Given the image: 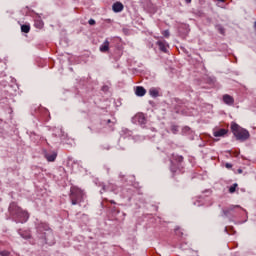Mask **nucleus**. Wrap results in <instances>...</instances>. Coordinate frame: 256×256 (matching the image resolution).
Here are the masks:
<instances>
[{"label":"nucleus","instance_id":"obj_26","mask_svg":"<svg viewBox=\"0 0 256 256\" xmlns=\"http://www.w3.org/2000/svg\"><path fill=\"white\" fill-rule=\"evenodd\" d=\"M88 23H89V25H95V20L90 19V20L88 21Z\"/></svg>","mask_w":256,"mask_h":256},{"label":"nucleus","instance_id":"obj_28","mask_svg":"<svg viewBox=\"0 0 256 256\" xmlns=\"http://www.w3.org/2000/svg\"><path fill=\"white\" fill-rule=\"evenodd\" d=\"M123 33H125V35H127V33H129V30L127 28H124Z\"/></svg>","mask_w":256,"mask_h":256},{"label":"nucleus","instance_id":"obj_9","mask_svg":"<svg viewBox=\"0 0 256 256\" xmlns=\"http://www.w3.org/2000/svg\"><path fill=\"white\" fill-rule=\"evenodd\" d=\"M137 97H145V94L147 93V90L143 88V86L136 87L135 91Z\"/></svg>","mask_w":256,"mask_h":256},{"label":"nucleus","instance_id":"obj_16","mask_svg":"<svg viewBox=\"0 0 256 256\" xmlns=\"http://www.w3.org/2000/svg\"><path fill=\"white\" fill-rule=\"evenodd\" d=\"M21 31L22 33H29V31H31V26L24 24L21 26Z\"/></svg>","mask_w":256,"mask_h":256},{"label":"nucleus","instance_id":"obj_17","mask_svg":"<svg viewBox=\"0 0 256 256\" xmlns=\"http://www.w3.org/2000/svg\"><path fill=\"white\" fill-rule=\"evenodd\" d=\"M49 237H53V234L49 233L48 235L45 234V242L48 244V245H53V241H49Z\"/></svg>","mask_w":256,"mask_h":256},{"label":"nucleus","instance_id":"obj_30","mask_svg":"<svg viewBox=\"0 0 256 256\" xmlns=\"http://www.w3.org/2000/svg\"><path fill=\"white\" fill-rule=\"evenodd\" d=\"M238 173H243V170H241V169H238Z\"/></svg>","mask_w":256,"mask_h":256},{"label":"nucleus","instance_id":"obj_29","mask_svg":"<svg viewBox=\"0 0 256 256\" xmlns=\"http://www.w3.org/2000/svg\"><path fill=\"white\" fill-rule=\"evenodd\" d=\"M108 87L107 86H103L102 91H107Z\"/></svg>","mask_w":256,"mask_h":256},{"label":"nucleus","instance_id":"obj_18","mask_svg":"<svg viewBox=\"0 0 256 256\" xmlns=\"http://www.w3.org/2000/svg\"><path fill=\"white\" fill-rule=\"evenodd\" d=\"M171 131L174 135H177V133H179V126L177 125H172L171 126Z\"/></svg>","mask_w":256,"mask_h":256},{"label":"nucleus","instance_id":"obj_2","mask_svg":"<svg viewBox=\"0 0 256 256\" xmlns=\"http://www.w3.org/2000/svg\"><path fill=\"white\" fill-rule=\"evenodd\" d=\"M87 195L85 194V191L77 186H72L70 188V195L69 199L71 201L72 205H81L85 201V198Z\"/></svg>","mask_w":256,"mask_h":256},{"label":"nucleus","instance_id":"obj_19","mask_svg":"<svg viewBox=\"0 0 256 256\" xmlns=\"http://www.w3.org/2000/svg\"><path fill=\"white\" fill-rule=\"evenodd\" d=\"M237 183L233 184L230 188H229V193H235L236 189H237Z\"/></svg>","mask_w":256,"mask_h":256},{"label":"nucleus","instance_id":"obj_32","mask_svg":"<svg viewBox=\"0 0 256 256\" xmlns=\"http://www.w3.org/2000/svg\"><path fill=\"white\" fill-rule=\"evenodd\" d=\"M218 1H220L221 3H224V2H225V0H218Z\"/></svg>","mask_w":256,"mask_h":256},{"label":"nucleus","instance_id":"obj_23","mask_svg":"<svg viewBox=\"0 0 256 256\" xmlns=\"http://www.w3.org/2000/svg\"><path fill=\"white\" fill-rule=\"evenodd\" d=\"M162 35H164V37H166V39H169V37H170V33H169V30H164L163 32H162Z\"/></svg>","mask_w":256,"mask_h":256},{"label":"nucleus","instance_id":"obj_12","mask_svg":"<svg viewBox=\"0 0 256 256\" xmlns=\"http://www.w3.org/2000/svg\"><path fill=\"white\" fill-rule=\"evenodd\" d=\"M101 53H107L109 51V40H105L104 43L100 46Z\"/></svg>","mask_w":256,"mask_h":256},{"label":"nucleus","instance_id":"obj_14","mask_svg":"<svg viewBox=\"0 0 256 256\" xmlns=\"http://www.w3.org/2000/svg\"><path fill=\"white\" fill-rule=\"evenodd\" d=\"M102 190L103 191H113L114 193H117V191H115V185L110 184L109 186H102Z\"/></svg>","mask_w":256,"mask_h":256},{"label":"nucleus","instance_id":"obj_13","mask_svg":"<svg viewBox=\"0 0 256 256\" xmlns=\"http://www.w3.org/2000/svg\"><path fill=\"white\" fill-rule=\"evenodd\" d=\"M238 207H241V206H239V205L230 206L229 208L224 209V210H223L224 216H225V217H229V213H231V211H234V210L237 209Z\"/></svg>","mask_w":256,"mask_h":256},{"label":"nucleus","instance_id":"obj_24","mask_svg":"<svg viewBox=\"0 0 256 256\" xmlns=\"http://www.w3.org/2000/svg\"><path fill=\"white\" fill-rule=\"evenodd\" d=\"M20 235H21V237H22L23 239H31V235H30V234H26V235L20 234Z\"/></svg>","mask_w":256,"mask_h":256},{"label":"nucleus","instance_id":"obj_33","mask_svg":"<svg viewBox=\"0 0 256 256\" xmlns=\"http://www.w3.org/2000/svg\"><path fill=\"white\" fill-rule=\"evenodd\" d=\"M112 204H115V201H111Z\"/></svg>","mask_w":256,"mask_h":256},{"label":"nucleus","instance_id":"obj_7","mask_svg":"<svg viewBox=\"0 0 256 256\" xmlns=\"http://www.w3.org/2000/svg\"><path fill=\"white\" fill-rule=\"evenodd\" d=\"M223 101L226 105H233L235 103V99H233V96L225 94L223 96Z\"/></svg>","mask_w":256,"mask_h":256},{"label":"nucleus","instance_id":"obj_4","mask_svg":"<svg viewBox=\"0 0 256 256\" xmlns=\"http://www.w3.org/2000/svg\"><path fill=\"white\" fill-rule=\"evenodd\" d=\"M156 44L158 45L160 51H162L163 53H167V47H169V45H167L166 41L159 40L156 42Z\"/></svg>","mask_w":256,"mask_h":256},{"label":"nucleus","instance_id":"obj_34","mask_svg":"<svg viewBox=\"0 0 256 256\" xmlns=\"http://www.w3.org/2000/svg\"><path fill=\"white\" fill-rule=\"evenodd\" d=\"M40 25L42 26V25H43V23H42V22H40Z\"/></svg>","mask_w":256,"mask_h":256},{"label":"nucleus","instance_id":"obj_20","mask_svg":"<svg viewBox=\"0 0 256 256\" xmlns=\"http://www.w3.org/2000/svg\"><path fill=\"white\" fill-rule=\"evenodd\" d=\"M174 231H175V234L178 235L179 237H181L183 235L181 228H179V227H176L174 229Z\"/></svg>","mask_w":256,"mask_h":256},{"label":"nucleus","instance_id":"obj_31","mask_svg":"<svg viewBox=\"0 0 256 256\" xmlns=\"http://www.w3.org/2000/svg\"><path fill=\"white\" fill-rule=\"evenodd\" d=\"M186 1V3H191V0H185Z\"/></svg>","mask_w":256,"mask_h":256},{"label":"nucleus","instance_id":"obj_1","mask_svg":"<svg viewBox=\"0 0 256 256\" xmlns=\"http://www.w3.org/2000/svg\"><path fill=\"white\" fill-rule=\"evenodd\" d=\"M9 212L15 217L16 223H27L29 220V213L17 206L15 202L10 204Z\"/></svg>","mask_w":256,"mask_h":256},{"label":"nucleus","instance_id":"obj_11","mask_svg":"<svg viewBox=\"0 0 256 256\" xmlns=\"http://www.w3.org/2000/svg\"><path fill=\"white\" fill-rule=\"evenodd\" d=\"M37 231L42 233V231H49V225L47 223H40L37 226Z\"/></svg>","mask_w":256,"mask_h":256},{"label":"nucleus","instance_id":"obj_10","mask_svg":"<svg viewBox=\"0 0 256 256\" xmlns=\"http://www.w3.org/2000/svg\"><path fill=\"white\" fill-rule=\"evenodd\" d=\"M136 121H138V123H140V125H145L146 123V119H145V115L143 113H139L135 116Z\"/></svg>","mask_w":256,"mask_h":256},{"label":"nucleus","instance_id":"obj_8","mask_svg":"<svg viewBox=\"0 0 256 256\" xmlns=\"http://www.w3.org/2000/svg\"><path fill=\"white\" fill-rule=\"evenodd\" d=\"M112 9L114 13H121V11H123V4L121 2H116L113 4Z\"/></svg>","mask_w":256,"mask_h":256},{"label":"nucleus","instance_id":"obj_15","mask_svg":"<svg viewBox=\"0 0 256 256\" xmlns=\"http://www.w3.org/2000/svg\"><path fill=\"white\" fill-rule=\"evenodd\" d=\"M149 95L151 97H159V90H157L156 88H151L149 90Z\"/></svg>","mask_w":256,"mask_h":256},{"label":"nucleus","instance_id":"obj_27","mask_svg":"<svg viewBox=\"0 0 256 256\" xmlns=\"http://www.w3.org/2000/svg\"><path fill=\"white\" fill-rule=\"evenodd\" d=\"M225 166H226V168H227V169H231V167H233V165H232V164H230V163H226V165H225Z\"/></svg>","mask_w":256,"mask_h":256},{"label":"nucleus","instance_id":"obj_5","mask_svg":"<svg viewBox=\"0 0 256 256\" xmlns=\"http://www.w3.org/2000/svg\"><path fill=\"white\" fill-rule=\"evenodd\" d=\"M228 131L225 128H221L218 130H214L213 135L214 137H225L227 135Z\"/></svg>","mask_w":256,"mask_h":256},{"label":"nucleus","instance_id":"obj_25","mask_svg":"<svg viewBox=\"0 0 256 256\" xmlns=\"http://www.w3.org/2000/svg\"><path fill=\"white\" fill-rule=\"evenodd\" d=\"M176 161H178V163H183V156H177Z\"/></svg>","mask_w":256,"mask_h":256},{"label":"nucleus","instance_id":"obj_6","mask_svg":"<svg viewBox=\"0 0 256 256\" xmlns=\"http://www.w3.org/2000/svg\"><path fill=\"white\" fill-rule=\"evenodd\" d=\"M44 157H45V159H47V161H49L51 163V162L55 161V159H57V152H52L51 154L45 152Z\"/></svg>","mask_w":256,"mask_h":256},{"label":"nucleus","instance_id":"obj_22","mask_svg":"<svg viewBox=\"0 0 256 256\" xmlns=\"http://www.w3.org/2000/svg\"><path fill=\"white\" fill-rule=\"evenodd\" d=\"M0 255L1 256H10L11 255V252L7 251V250H2L0 251Z\"/></svg>","mask_w":256,"mask_h":256},{"label":"nucleus","instance_id":"obj_21","mask_svg":"<svg viewBox=\"0 0 256 256\" xmlns=\"http://www.w3.org/2000/svg\"><path fill=\"white\" fill-rule=\"evenodd\" d=\"M217 29L221 35H225V28H223V26H217Z\"/></svg>","mask_w":256,"mask_h":256},{"label":"nucleus","instance_id":"obj_3","mask_svg":"<svg viewBox=\"0 0 256 256\" xmlns=\"http://www.w3.org/2000/svg\"><path fill=\"white\" fill-rule=\"evenodd\" d=\"M231 130L237 141H247V139L251 137L247 129L241 128V126L235 122L231 123Z\"/></svg>","mask_w":256,"mask_h":256}]
</instances>
